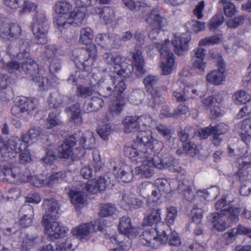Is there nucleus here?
<instances>
[{
    "label": "nucleus",
    "instance_id": "nucleus-59",
    "mask_svg": "<svg viewBox=\"0 0 251 251\" xmlns=\"http://www.w3.org/2000/svg\"><path fill=\"white\" fill-rule=\"evenodd\" d=\"M94 89L92 87H86L79 85L77 87L76 94L77 96L82 98H86L91 95H94L93 93Z\"/></svg>",
    "mask_w": 251,
    "mask_h": 251
},
{
    "label": "nucleus",
    "instance_id": "nucleus-43",
    "mask_svg": "<svg viewBox=\"0 0 251 251\" xmlns=\"http://www.w3.org/2000/svg\"><path fill=\"white\" fill-rule=\"evenodd\" d=\"M122 2L124 6L131 11H138L142 7L148 6L147 3L143 1H135L134 0H122Z\"/></svg>",
    "mask_w": 251,
    "mask_h": 251
},
{
    "label": "nucleus",
    "instance_id": "nucleus-49",
    "mask_svg": "<svg viewBox=\"0 0 251 251\" xmlns=\"http://www.w3.org/2000/svg\"><path fill=\"white\" fill-rule=\"evenodd\" d=\"M98 134L104 140L108 139V136L111 134V126L107 123L104 125H99L97 129Z\"/></svg>",
    "mask_w": 251,
    "mask_h": 251
},
{
    "label": "nucleus",
    "instance_id": "nucleus-47",
    "mask_svg": "<svg viewBox=\"0 0 251 251\" xmlns=\"http://www.w3.org/2000/svg\"><path fill=\"white\" fill-rule=\"evenodd\" d=\"M62 122L60 120L59 117V112L52 111L49 115L47 119V128H52L55 126H61Z\"/></svg>",
    "mask_w": 251,
    "mask_h": 251
},
{
    "label": "nucleus",
    "instance_id": "nucleus-55",
    "mask_svg": "<svg viewBox=\"0 0 251 251\" xmlns=\"http://www.w3.org/2000/svg\"><path fill=\"white\" fill-rule=\"evenodd\" d=\"M110 83L112 86L115 84L114 92L118 94L122 93L126 88L124 80L120 77H117L114 80L110 79Z\"/></svg>",
    "mask_w": 251,
    "mask_h": 251
},
{
    "label": "nucleus",
    "instance_id": "nucleus-8",
    "mask_svg": "<svg viewBox=\"0 0 251 251\" xmlns=\"http://www.w3.org/2000/svg\"><path fill=\"white\" fill-rule=\"evenodd\" d=\"M19 52L17 54V58L19 60H25L21 66V70L32 77L39 86L40 91L48 89V80L43 76H37L38 74V66L31 58H29V46L26 41L19 40Z\"/></svg>",
    "mask_w": 251,
    "mask_h": 251
},
{
    "label": "nucleus",
    "instance_id": "nucleus-40",
    "mask_svg": "<svg viewBox=\"0 0 251 251\" xmlns=\"http://www.w3.org/2000/svg\"><path fill=\"white\" fill-rule=\"evenodd\" d=\"M110 85H111L110 83V79L106 81L103 79L100 80L96 85L97 89H98L99 91V93L104 97L110 96L113 92V90Z\"/></svg>",
    "mask_w": 251,
    "mask_h": 251
},
{
    "label": "nucleus",
    "instance_id": "nucleus-29",
    "mask_svg": "<svg viewBox=\"0 0 251 251\" xmlns=\"http://www.w3.org/2000/svg\"><path fill=\"white\" fill-rule=\"evenodd\" d=\"M100 93H94L90 100H88L83 106V110L86 112L96 111L103 106V100L100 97Z\"/></svg>",
    "mask_w": 251,
    "mask_h": 251
},
{
    "label": "nucleus",
    "instance_id": "nucleus-41",
    "mask_svg": "<svg viewBox=\"0 0 251 251\" xmlns=\"http://www.w3.org/2000/svg\"><path fill=\"white\" fill-rule=\"evenodd\" d=\"M72 5L67 1H57L54 6V9L57 14L69 16L72 12Z\"/></svg>",
    "mask_w": 251,
    "mask_h": 251
},
{
    "label": "nucleus",
    "instance_id": "nucleus-64",
    "mask_svg": "<svg viewBox=\"0 0 251 251\" xmlns=\"http://www.w3.org/2000/svg\"><path fill=\"white\" fill-rule=\"evenodd\" d=\"M21 7L22 8L20 10V14L31 12L35 10L36 8V5L34 3L27 0H24V2L22 4Z\"/></svg>",
    "mask_w": 251,
    "mask_h": 251
},
{
    "label": "nucleus",
    "instance_id": "nucleus-57",
    "mask_svg": "<svg viewBox=\"0 0 251 251\" xmlns=\"http://www.w3.org/2000/svg\"><path fill=\"white\" fill-rule=\"evenodd\" d=\"M125 105V101L123 99H118L116 102L109 107V112L113 115H117L121 113L123 106Z\"/></svg>",
    "mask_w": 251,
    "mask_h": 251
},
{
    "label": "nucleus",
    "instance_id": "nucleus-32",
    "mask_svg": "<svg viewBox=\"0 0 251 251\" xmlns=\"http://www.w3.org/2000/svg\"><path fill=\"white\" fill-rule=\"evenodd\" d=\"M16 102L20 104L23 112L27 114H29L36 108L38 103L36 99H29L25 97L17 98Z\"/></svg>",
    "mask_w": 251,
    "mask_h": 251
},
{
    "label": "nucleus",
    "instance_id": "nucleus-4",
    "mask_svg": "<svg viewBox=\"0 0 251 251\" xmlns=\"http://www.w3.org/2000/svg\"><path fill=\"white\" fill-rule=\"evenodd\" d=\"M94 34L88 27L82 28L80 31L79 41L84 45H89L86 50L75 49L72 52V60L76 66L86 72H90L97 58V50L93 40Z\"/></svg>",
    "mask_w": 251,
    "mask_h": 251
},
{
    "label": "nucleus",
    "instance_id": "nucleus-54",
    "mask_svg": "<svg viewBox=\"0 0 251 251\" xmlns=\"http://www.w3.org/2000/svg\"><path fill=\"white\" fill-rule=\"evenodd\" d=\"M65 176V173L62 171L53 173L47 179L48 186H52L55 183H58L60 180H62Z\"/></svg>",
    "mask_w": 251,
    "mask_h": 251
},
{
    "label": "nucleus",
    "instance_id": "nucleus-52",
    "mask_svg": "<svg viewBox=\"0 0 251 251\" xmlns=\"http://www.w3.org/2000/svg\"><path fill=\"white\" fill-rule=\"evenodd\" d=\"M116 207L111 204H102L100 207L99 215L101 217H107L115 213Z\"/></svg>",
    "mask_w": 251,
    "mask_h": 251
},
{
    "label": "nucleus",
    "instance_id": "nucleus-56",
    "mask_svg": "<svg viewBox=\"0 0 251 251\" xmlns=\"http://www.w3.org/2000/svg\"><path fill=\"white\" fill-rule=\"evenodd\" d=\"M186 26L190 30L198 32L204 30L205 24L203 22L193 20L186 23Z\"/></svg>",
    "mask_w": 251,
    "mask_h": 251
},
{
    "label": "nucleus",
    "instance_id": "nucleus-37",
    "mask_svg": "<svg viewBox=\"0 0 251 251\" xmlns=\"http://www.w3.org/2000/svg\"><path fill=\"white\" fill-rule=\"evenodd\" d=\"M79 143L83 147V149H81L80 151L94 148L95 145V138L93 133L90 131H85L82 134Z\"/></svg>",
    "mask_w": 251,
    "mask_h": 251
},
{
    "label": "nucleus",
    "instance_id": "nucleus-53",
    "mask_svg": "<svg viewBox=\"0 0 251 251\" xmlns=\"http://www.w3.org/2000/svg\"><path fill=\"white\" fill-rule=\"evenodd\" d=\"M36 238H31L25 236L22 238V240L19 243V248L22 251H26L29 250L35 244Z\"/></svg>",
    "mask_w": 251,
    "mask_h": 251
},
{
    "label": "nucleus",
    "instance_id": "nucleus-45",
    "mask_svg": "<svg viewBox=\"0 0 251 251\" xmlns=\"http://www.w3.org/2000/svg\"><path fill=\"white\" fill-rule=\"evenodd\" d=\"M233 102L237 104H245L251 99L250 95L245 91L240 90L234 93L232 96Z\"/></svg>",
    "mask_w": 251,
    "mask_h": 251
},
{
    "label": "nucleus",
    "instance_id": "nucleus-48",
    "mask_svg": "<svg viewBox=\"0 0 251 251\" xmlns=\"http://www.w3.org/2000/svg\"><path fill=\"white\" fill-rule=\"evenodd\" d=\"M197 193L198 196L203 197L205 200L207 199L209 195L211 196V197L215 199L219 194L220 190L218 187L214 186L209 188L207 190H199L197 191Z\"/></svg>",
    "mask_w": 251,
    "mask_h": 251
},
{
    "label": "nucleus",
    "instance_id": "nucleus-20",
    "mask_svg": "<svg viewBox=\"0 0 251 251\" xmlns=\"http://www.w3.org/2000/svg\"><path fill=\"white\" fill-rule=\"evenodd\" d=\"M153 139L151 130H140L137 133L136 141H134L131 146H126L125 148H135L139 152L140 150L148 151L146 147L151 145Z\"/></svg>",
    "mask_w": 251,
    "mask_h": 251
},
{
    "label": "nucleus",
    "instance_id": "nucleus-51",
    "mask_svg": "<svg viewBox=\"0 0 251 251\" xmlns=\"http://www.w3.org/2000/svg\"><path fill=\"white\" fill-rule=\"evenodd\" d=\"M219 3L223 4L226 16L231 17L235 13V6L229 0H220Z\"/></svg>",
    "mask_w": 251,
    "mask_h": 251
},
{
    "label": "nucleus",
    "instance_id": "nucleus-42",
    "mask_svg": "<svg viewBox=\"0 0 251 251\" xmlns=\"http://www.w3.org/2000/svg\"><path fill=\"white\" fill-rule=\"evenodd\" d=\"M64 97L58 92H54L50 94L48 102L50 108H57L64 102Z\"/></svg>",
    "mask_w": 251,
    "mask_h": 251
},
{
    "label": "nucleus",
    "instance_id": "nucleus-5",
    "mask_svg": "<svg viewBox=\"0 0 251 251\" xmlns=\"http://www.w3.org/2000/svg\"><path fill=\"white\" fill-rule=\"evenodd\" d=\"M133 59V66L127 65L125 62L124 58L118 53L106 52L104 54L103 58L105 63L113 66L115 72L120 76L126 77L129 76L133 68L136 70V73L138 76L142 75L145 72L144 68V61L142 51L139 49H135L131 52Z\"/></svg>",
    "mask_w": 251,
    "mask_h": 251
},
{
    "label": "nucleus",
    "instance_id": "nucleus-14",
    "mask_svg": "<svg viewBox=\"0 0 251 251\" xmlns=\"http://www.w3.org/2000/svg\"><path fill=\"white\" fill-rule=\"evenodd\" d=\"M85 17L83 11L75 8L69 16L57 14L54 18V24L57 28L61 29L72 25H79Z\"/></svg>",
    "mask_w": 251,
    "mask_h": 251
},
{
    "label": "nucleus",
    "instance_id": "nucleus-18",
    "mask_svg": "<svg viewBox=\"0 0 251 251\" xmlns=\"http://www.w3.org/2000/svg\"><path fill=\"white\" fill-rule=\"evenodd\" d=\"M228 197H226L219 200L215 205L217 210H221L219 213L229 215V219L230 222L236 223L239 221V214L240 212L239 208L231 207L230 203L231 202L227 200Z\"/></svg>",
    "mask_w": 251,
    "mask_h": 251
},
{
    "label": "nucleus",
    "instance_id": "nucleus-13",
    "mask_svg": "<svg viewBox=\"0 0 251 251\" xmlns=\"http://www.w3.org/2000/svg\"><path fill=\"white\" fill-rule=\"evenodd\" d=\"M158 81V77L156 75H149L146 76L143 80L147 91L150 92L151 95V99L147 102V104L153 109L157 107L165 102L164 99L161 97L162 93L158 89H154L153 87Z\"/></svg>",
    "mask_w": 251,
    "mask_h": 251
},
{
    "label": "nucleus",
    "instance_id": "nucleus-7",
    "mask_svg": "<svg viewBox=\"0 0 251 251\" xmlns=\"http://www.w3.org/2000/svg\"><path fill=\"white\" fill-rule=\"evenodd\" d=\"M28 173L27 171L23 172L16 165L6 164L0 171V179L11 183L29 181L36 187L48 186L47 179H44L42 176H30Z\"/></svg>",
    "mask_w": 251,
    "mask_h": 251
},
{
    "label": "nucleus",
    "instance_id": "nucleus-25",
    "mask_svg": "<svg viewBox=\"0 0 251 251\" xmlns=\"http://www.w3.org/2000/svg\"><path fill=\"white\" fill-rule=\"evenodd\" d=\"M222 101V96L220 93L204 98L202 100L203 106L206 109H211V112L215 115V117L220 115L219 107Z\"/></svg>",
    "mask_w": 251,
    "mask_h": 251
},
{
    "label": "nucleus",
    "instance_id": "nucleus-10",
    "mask_svg": "<svg viewBox=\"0 0 251 251\" xmlns=\"http://www.w3.org/2000/svg\"><path fill=\"white\" fill-rule=\"evenodd\" d=\"M161 220L160 210L153 209L144 218L143 224L145 226H151L155 224V230L158 234V238L164 242L168 240V234L171 233V229Z\"/></svg>",
    "mask_w": 251,
    "mask_h": 251
},
{
    "label": "nucleus",
    "instance_id": "nucleus-23",
    "mask_svg": "<svg viewBox=\"0 0 251 251\" xmlns=\"http://www.w3.org/2000/svg\"><path fill=\"white\" fill-rule=\"evenodd\" d=\"M22 29L17 24H4L0 28V36L2 38L14 41L19 40Z\"/></svg>",
    "mask_w": 251,
    "mask_h": 251
},
{
    "label": "nucleus",
    "instance_id": "nucleus-62",
    "mask_svg": "<svg viewBox=\"0 0 251 251\" xmlns=\"http://www.w3.org/2000/svg\"><path fill=\"white\" fill-rule=\"evenodd\" d=\"M55 152L53 151L52 147L50 146L47 149L45 156L42 159L43 162L48 165L51 164L56 159Z\"/></svg>",
    "mask_w": 251,
    "mask_h": 251
},
{
    "label": "nucleus",
    "instance_id": "nucleus-12",
    "mask_svg": "<svg viewBox=\"0 0 251 251\" xmlns=\"http://www.w3.org/2000/svg\"><path fill=\"white\" fill-rule=\"evenodd\" d=\"M104 227L101 219L96 221L94 223H83L73 228L72 234L82 241H87L92 237L93 233L97 230H102Z\"/></svg>",
    "mask_w": 251,
    "mask_h": 251
},
{
    "label": "nucleus",
    "instance_id": "nucleus-26",
    "mask_svg": "<svg viewBox=\"0 0 251 251\" xmlns=\"http://www.w3.org/2000/svg\"><path fill=\"white\" fill-rule=\"evenodd\" d=\"M119 230L128 238L136 237L139 233V228L131 226V220L127 216H123L120 220Z\"/></svg>",
    "mask_w": 251,
    "mask_h": 251
},
{
    "label": "nucleus",
    "instance_id": "nucleus-2",
    "mask_svg": "<svg viewBox=\"0 0 251 251\" xmlns=\"http://www.w3.org/2000/svg\"><path fill=\"white\" fill-rule=\"evenodd\" d=\"M124 153L133 162L141 163V165L135 168L134 173L142 177H151L154 174V168L168 169L172 172H182V169L178 166L177 160L171 157L167 156L160 158L157 156L153 158L149 151L140 150L139 152L133 148H124Z\"/></svg>",
    "mask_w": 251,
    "mask_h": 251
},
{
    "label": "nucleus",
    "instance_id": "nucleus-39",
    "mask_svg": "<svg viewBox=\"0 0 251 251\" xmlns=\"http://www.w3.org/2000/svg\"><path fill=\"white\" fill-rule=\"evenodd\" d=\"M42 133L39 127H33L30 128L27 134H23L22 136L23 142L27 145L37 140Z\"/></svg>",
    "mask_w": 251,
    "mask_h": 251
},
{
    "label": "nucleus",
    "instance_id": "nucleus-35",
    "mask_svg": "<svg viewBox=\"0 0 251 251\" xmlns=\"http://www.w3.org/2000/svg\"><path fill=\"white\" fill-rule=\"evenodd\" d=\"M190 216L192 224L197 226L194 233L197 235L201 234L202 232L201 225L202 218V210L200 208H194L191 211Z\"/></svg>",
    "mask_w": 251,
    "mask_h": 251
},
{
    "label": "nucleus",
    "instance_id": "nucleus-46",
    "mask_svg": "<svg viewBox=\"0 0 251 251\" xmlns=\"http://www.w3.org/2000/svg\"><path fill=\"white\" fill-rule=\"evenodd\" d=\"M23 208L27 209L28 212L21 218L20 223L23 227H27L29 226L32 223L33 211L32 208L29 205H25Z\"/></svg>",
    "mask_w": 251,
    "mask_h": 251
},
{
    "label": "nucleus",
    "instance_id": "nucleus-6",
    "mask_svg": "<svg viewBox=\"0 0 251 251\" xmlns=\"http://www.w3.org/2000/svg\"><path fill=\"white\" fill-rule=\"evenodd\" d=\"M42 205L45 211L42 220L45 233L51 240L63 236L68 229L57 222L60 216L58 201L53 198L47 199L44 200Z\"/></svg>",
    "mask_w": 251,
    "mask_h": 251
},
{
    "label": "nucleus",
    "instance_id": "nucleus-28",
    "mask_svg": "<svg viewBox=\"0 0 251 251\" xmlns=\"http://www.w3.org/2000/svg\"><path fill=\"white\" fill-rule=\"evenodd\" d=\"M113 171L116 172L115 175L124 182H129L133 178V174L129 165L123 164L120 167L113 166Z\"/></svg>",
    "mask_w": 251,
    "mask_h": 251
},
{
    "label": "nucleus",
    "instance_id": "nucleus-36",
    "mask_svg": "<svg viewBox=\"0 0 251 251\" xmlns=\"http://www.w3.org/2000/svg\"><path fill=\"white\" fill-rule=\"evenodd\" d=\"M66 111L71 121L75 125L79 126L82 123L79 104H75L66 109Z\"/></svg>",
    "mask_w": 251,
    "mask_h": 251
},
{
    "label": "nucleus",
    "instance_id": "nucleus-44",
    "mask_svg": "<svg viewBox=\"0 0 251 251\" xmlns=\"http://www.w3.org/2000/svg\"><path fill=\"white\" fill-rule=\"evenodd\" d=\"M123 204L124 203L127 204L129 208L131 209H137L142 206L143 202L133 196L132 195H125L123 198L122 201Z\"/></svg>",
    "mask_w": 251,
    "mask_h": 251
},
{
    "label": "nucleus",
    "instance_id": "nucleus-50",
    "mask_svg": "<svg viewBox=\"0 0 251 251\" xmlns=\"http://www.w3.org/2000/svg\"><path fill=\"white\" fill-rule=\"evenodd\" d=\"M166 221L167 223L166 226L172 225L177 217V211L175 207L168 206L166 207Z\"/></svg>",
    "mask_w": 251,
    "mask_h": 251
},
{
    "label": "nucleus",
    "instance_id": "nucleus-38",
    "mask_svg": "<svg viewBox=\"0 0 251 251\" xmlns=\"http://www.w3.org/2000/svg\"><path fill=\"white\" fill-rule=\"evenodd\" d=\"M92 14H100V18L105 21V24L110 23L114 18V11L109 7L104 6L102 9L95 7L92 11Z\"/></svg>",
    "mask_w": 251,
    "mask_h": 251
},
{
    "label": "nucleus",
    "instance_id": "nucleus-61",
    "mask_svg": "<svg viewBox=\"0 0 251 251\" xmlns=\"http://www.w3.org/2000/svg\"><path fill=\"white\" fill-rule=\"evenodd\" d=\"M19 154V161L21 163L24 164L29 163L31 160V154L29 150L27 149V145L26 144V148L20 150Z\"/></svg>",
    "mask_w": 251,
    "mask_h": 251
},
{
    "label": "nucleus",
    "instance_id": "nucleus-24",
    "mask_svg": "<svg viewBox=\"0 0 251 251\" xmlns=\"http://www.w3.org/2000/svg\"><path fill=\"white\" fill-rule=\"evenodd\" d=\"M140 240L143 245L152 248H156L160 244H166L168 241V239L166 242H162L158 238V234L155 229H151L148 228L143 232L142 234L140 236Z\"/></svg>",
    "mask_w": 251,
    "mask_h": 251
},
{
    "label": "nucleus",
    "instance_id": "nucleus-15",
    "mask_svg": "<svg viewBox=\"0 0 251 251\" xmlns=\"http://www.w3.org/2000/svg\"><path fill=\"white\" fill-rule=\"evenodd\" d=\"M25 148L26 144L18 137H13L6 141L0 137V153L6 159L14 157L20 150Z\"/></svg>",
    "mask_w": 251,
    "mask_h": 251
},
{
    "label": "nucleus",
    "instance_id": "nucleus-9",
    "mask_svg": "<svg viewBox=\"0 0 251 251\" xmlns=\"http://www.w3.org/2000/svg\"><path fill=\"white\" fill-rule=\"evenodd\" d=\"M184 85L181 79L178 80L173 85V94L177 100L184 101L190 99H195L199 96L200 85L197 81L189 82Z\"/></svg>",
    "mask_w": 251,
    "mask_h": 251
},
{
    "label": "nucleus",
    "instance_id": "nucleus-27",
    "mask_svg": "<svg viewBox=\"0 0 251 251\" xmlns=\"http://www.w3.org/2000/svg\"><path fill=\"white\" fill-rule=\"evenodd\" d=\"M71 203L77 210H79L84 207L87 199L85 193L78 190L70 189L67 192Z\"/></svg>",
    "mask_w": 251,
    "mask_h": 251
},
{
    "label": "nucleus",
    "instance_id": "nucleus-60",
    "mask_svg": "<svg viewBox=\"0 0 251 251\" xmlns=\"http://www.w3.org/2000/svg\"><path fill=\"white\" fill-rule=\"evenodd\" d=\"M56 52L57 48L54 45H48L45 46L44 58L47 60L55 59Z\"/></svg>",
    "mask_w": 251,
    "mask_h": 251
},
{
    "label": "nucleus",
    "instance_id": "nucleus-11",
    "mask_svg": "<svg viewBox=\"0 0 251 251\" xmlns=\"http://www.w3.org/2000/svg\"><path fill=\"white\" fill-rule=\"evenodd\" d=\"M31 26L37 43L46 44L47 42V34L49 24L43 12H36L33 16Z\"/></svg>",
    "mask_w": 251,
    "mask_h": 251
},
{
    "label": "nucleus",
    "instance_id": "nucleus-30",
    "mask_svg": "<svg viewBox=\"0 0 251 251\" xmlns=\"http://www.w3.org/2000/svg\"><path fill=\"white\" fill-rule=\"evenodd\" d=\"M229 218V215L222 213H215L213 215L212 223L213 227L218 231H221L225 230L230 226L226 220Z\"/></svg>",
    "mask_w": 251,
    "mask_h": 251
},
{
    "label": "nucleus",
    "instance_id": "nucleus-19",
    "mask_svg": "<svg viewBox=\"0 0 251 251\" xmlns=\"http://www.w3.org/2000/svg\"><path fill=\"white\" fill-rule=\"evenodd\" d=\"M221 38L218 35L203 38L199 42L198 46L191 51L192 59H205L206 49L203 47L219 43Z\"/></svg>",
    "mask_w": 251,
    "mask_h": 251
},
{
    "label": "nucleus",
    "instance_id": "nucleus-33",
    "mask_svg": "<svg viewBox=\"0 0 251 251\" xmlns=\"http://www.w3.org/2000/svg\"><path fill=\"white\" fill-rule=\"evenodd\" d=\"M71 241V239H68L65 242L58 243L55 250L53 248V246L55 245L54 243H50L41 247L38 251H73Z\"/></svg>",
    "mask_w": 251,
    "mask_h": 251
},
{
    "label": "nucleus",
    "instance_id": "nucleus-1",
    "mask_svg": "<svg viewBox=\"0 0 251 251\" xmlns=\"http://www.w3.org/2000/svg\"><path fill=\"white\" fill-rule=\"evenodd\" d=\"M144 21L151 26V30L150 32L149 38L152 41L154 45L158 49L160 54L159 67L160 73L167 75L171 74L176 69L175 56L170 50V41L165 40L164 44L158 43L156 38L160 29L167 24V19L160 7L153 8L150 13L143 16Z\"/></svg>",
    "mask_w": 251,
    "mask_h": 251
},
{
    "label": "nucleus",
    "instance_id": "nucleus-31",
    "mask_svg": "<svg viewBox=\"0 0 251 251\" xmlns=\"http://www.w3.org/2000/svg\"><path fill=\"white\" fill-rule=\"evenodd\" d=\"M206 81L215 85H220L223 83L226 79V75L224 72V69L214 70L206 75Z\"/></svg>",
    "mask_w": 251,
    "mask_h": 251
},
{
    "label": "nucleus",
    "instance_id": "nucleus-21",
    "mask_svg": "<svg viewBox=\"0 0 251 251\" xmlns=\"http://www.w3.org/2000/svg\"><path fill=\"white\" fill-rule=\"evenodd\" d=\"M75 140L72 137L69 138L64 140V142L58 147V155L60 158L68 159L69 157L74 156V158H79L84 154V150L79 151L76 152L77 150L73 151L72 148L75 145Z\"/></svg>",
    "mask_w": 251,
    "mask_h": 251
},
{
    "label": "nucleus",
    "instance_id": "nucleus-3",
    "mask_svg": "<svg viewBox=\"0 0 251 251\" xmlns=\"http://www.w3.org/2000/svg\"><path fill=\"white\" fill-rule=\"evenodd\" d=\"M235 130L239 134L242 141H238L237 148L229 146V152L231 155L236 157L235 165L239 171L235 176L240 181H244L247 176V169L251 167V151H249L248 144L251 141V118L244 119L235 125Z\"/></svg>",
    "mask_w": 251,
    "mask_h": 251
},
{
    "label": "nucleus",
    "instance_id": "nucleus-17",
    "mask_svg": "<svg viewBox=\"0 0 251 251\" xmlns=\"http://www.w3.org/2000/svg\"><path fill=\"white\" fill-rule=\"evenodd\" d=\"M176 181L169 182L166 179H157L156 180L155 189L153 190L151 195L148 199L147 202L149 203L154 202L158 205L161 203V199L163 193H167L171 190V183H174Z\"/></svg>",
    "mask_w": 251,
    "mask_h": 251
},
{
    "label": "nucleus",
    "instance_id": "nucleus-63",
    "mask_svg": "<svg viewBox=\"0 0 251 251\" xmlns=\"http://www.w3.org/2000/svg\"><path fill=\"white\" fill-rule=\"evenodd\" d=\"M107 44L115 48H119L123 44L122 40L121 37L116 34H112L109 36L108 38V43Z\"/></svg>",
    "mask_w": 251,
    "mask_h": 251
},
{
    "label": "nucleus",
    "instance_id": "nucleus-58",
    "mask_svg": "<svg viewBox=\"0 0 251 251\" xmlns=\"http://www.w3.org/2000/svg\"><path fill=\"white\" fill-rule=\"evenodd\" d=\"M192 66L197 70L199 74L203 75L205 72L207 63L204 61V59H192Z\"/></svg>",
    "mask_w": 251,
    "mask_h": 251
},
{
    "label": "nucleus",
    "instance_id": "nucleus-16",
    "mask_svg": "<svg viewBox=\"0 0 251 251\" xmlns=\"http://www.w3.org/2000/svg\"><path fill=\"white\" fill-rule=\"evenodd\" d=\"M115 178V175L108 173L103 176L88 181L86 183L83 184L81 187L85 188L87 192L95 194L98 192L104 191L106 186L112 183Z\"/></svg>",
    "mask_w": 251,
    "mask_h": 251
},
{
    "label": "nucleus",
    "instance_id": "nucleus-34",
    "mask_svg": "<svg viewBox=\"0 0 251 251\" xmlns=\"http://www.w3.org/2000/svg\"><path fill=\"white\" fill-rule=\"evenodd\" d=\"M138 116H127L122 121L124 126V131L126 133L134 132L140 128Z\"/></svg>",
    "mask_w": 251,
    "mask_h": 251
},
{
    "label": "nucleus",
    "instance_id": "nucleus-22",
    "mask_svg": "<svg viewBox=\"0 0 251 251\" xmlns=\"http://www.w3.org/2000/svg\"><path fill=\"white\" fill-rule=\"evenodd\" d=\"M191 40V36L188 33H183L176 35L172 41V44L174 47V51L176 54L181 56L185 51L189 50V43Z\"/></svg>",
    "mask_w": 251,
    "mask_h": 251
}]
</instances>
